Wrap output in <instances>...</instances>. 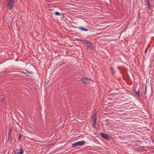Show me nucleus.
Here are the masks:
<instances>
[{"mask_svg": "<svg viewBox=\"0 0 154 154\" xmlns=\"http://www.w3.org/2000/svg\"><path fill=\"white\" fill-rule=\"evenodd\" d=\"M27 128L29 130L32 131L31 132H29V133L28 134L29 137H28L30 139L32 140H34V137L32 136L31 134L33 135H35V133L33 131V130H34V128L33 127L28 125L27 127Z\"/></svg>", "mask_w": 154, "mask_h": 154, "instance_id": "1", "label": "nucleus"}, {"mask_svg": "<svg viewBox=\"0 0 154 154\" xmlns=\"http://www.w3.org/2000/svg\"><path fill=\"white\" fill-rule=\"evenodd\" d=\"M85 143L84 141H78L76 142H75L72 144V147H75L76 146H82L84 145Z\"/></svg>", "mask_w": 154, "mask_h": 154, "instance_id": "2", "label": "nucleus"}, {"mask_svg": "<svg viewBox=\"0 0 154 154\" xmlns=\"http://www.w3.org/2000/svg\"><path fill=\"white\" fill-rule=\"evenodd\" d=\"M113 97L116 100H121V98L123 96L122 94L118 93L114 94Z\"/></svg>", "mask_w": 154, "mask_h": 154, "instance_id": "3", "label": "nucleus"}, {"mask_svg": "<svg viewBox=\"0 0 154 154\" xmlns=\"http://www.w3.org/2000/svg\"><path fill=\"white\" fill-rule=\"evenodd\" d=\"M93 120L94 121V123L92 125V126L94 128H96L95 125L96 123L97 117L96 116V114L94 113L93 116Z\"/></svg>", "mask_w": 154, "mask_h": 154, "instance_id": "4", "label": "nucleus"}, {"mask_svg": "<svg viewBox=\"0 0 154 154\" xmlns=\"http://www.w3.org/2000/svg\"><path fill=\"white\" fill-rule=\"evenodd\" d=\"M100 135L104 139L106 140L109 139V137L108 134H104L103 133L101 132L100 133Z\"/></svg>", "mask_w": 154, "mask_h": 154, "instance_id": "5", "label": "nucleus"}, {"mask_svg": "<svg viewBox=\"0 0 154 154\" xmlns=\"http://www.w3.org/2000/svg\"><path fill=\"white\" fill-rule=\"evenodd\" d=\"M8 139L9 141L11 142L12 141V133L11 132V128L10 129L9 132Z\"/></svg>", "mask_w": 154, "mask_h": 154, "instance_id": "6", "label": "nucleus"}, {"mask_svg": "<svg viewBox=\"0 0 154 154\" xmlns=\"http://www.w3.org/2000/svg\"><path fill=\"white\" fill-rule=\"evenodd\" d=\"M90 80V79L88 78H85L83 79L82 81L85 84H88L89 83Z\"/></svg>", "mask_w": 154, "mask_h": 154, "instance_id": "7", "label": "nucleus"}, {"mask_svg": "<svg viewBox=\"0 0 154 154\" xmlns=\"http://www.w3.org/2000/svg\"><path fill=\"white\" fill-rule=\"evenodd\" d=\"M89 43V44L87 45V48L88 49H91L93 48V45L91 42Z\"/></svg>", "mask_w": 154, "mask_h": 154, "instance_id": "8", "label": "nucleus"}, {"mask_svg": "<svg viewBox=\"0 0 154 154\" xmlns=\"http://www.w3.org/2000/svg\"><path fill=\"white\" fill-rule=\"evenodd\" d=\"M16 154H23V149L22 147H20V148L19 150V151L18 152H16Z\"/></svg>", "mask_w": 154, "mask_h": 154, "instance_id": "9", "label": "nucleus"}, {"mask_svg": "<svg viewBox=\"0 0 154 154\" xmlns=\"http://www.w3.org/2000/svg\"><path fill=\"white\" fill-rule=\"evenodd\" d=\"M133 91L136 93V94H137L139 97H140V91L139 89V88L138 90L137 91L136 90L134 89L133 90Z\"/></svg>", "mask_w": 154, "mask_h": 154, "instance_id": "10", "label": "nucleus"}, {"mask_svg": "<svg viewBox=\"0 0 154 154\" xmlns=\"http://www.w3.org/2000/svg\"><path fill=\"white\" fill-rule=\"evenodd\" d=\"M147 3L148 7V9H150V5L149 3V0H147Z\"/></svg>", "mask_w": 154, "mask_h": 154, "instance_id": "11", "label": "nucleus"}, {"mask_svg": "<svg viewBox=\"0 0 154 154\" xmlns=\"http://www.w3.org/2000/svg\"><path fill=\"white\" fill-rule=\"evenodd\" d=\"M79 28L82 30L83 31H88V29H85V28L83 27H79Z\"/></svg>", "mask_w": 154, "mask_h": 154, "instance_id": "12", "label": "nucleus"}, {"mask_svg": "<svg viewBox=\"0 0 154 154\" xmlns=\"http://www.w3.org/2000/svg\"><path fill=\"white\" fill-rule=\"evenodd\" d=\"M26 72L29 74H33V72L32 71H29L27 69H26Z\"/></svg>", "mask_w": 154, "mask_h": 154, "instance_id": "13", "label": "nucleus"}, {"mask_svg": "<svg viewBox=\"0 0 154 154\" xmlns=\"http://www.w3.org/2000/svg\"><path fill=\"white\" fill-rule=\"evenodd\" d=\"M83 41L84 43H86L87 45H88V44H89V43H90V41H88L87 40H83Z\"/></svg>", "mask_w": 154, "mask_h": 154, "instance_id": "14", "label": "nucleus"}, {"mask_svg": "<svg viewBox=\"0 0 154 154\" xmlns=\"http://www.w3.org/2000/svg\"><path fill=\"white\" fill-rule=\"evenodd\" d=\"M83 41L84 43H86L87 45H88V44H89V43H90V41H88L87 40H83Z\"/></svg>", "mask_w": 154, "mask_h": 154, "instance_id": "15", "label": "nucleus"}, {"mask_svg": "<svg viewBox=\"0 0 154 154\" xmlns=\"http://www.w3.org/2000/svg\"><path fill=\"white\" fill-rule=\"evenodd\" d=\"M110 69L112 72V74H114L115 73V72L114 71V69L112 67H111L110 68Z\"/></svg>", "mask_w": 154, "mask_h": 154, "instance_id": "16", "label": "nucleus"}, {"mask_svg": "<svg viewBox=\"0 0 154 154\" xmlns=\"http://www.w3.org/2000/svg\"><path fill=\"white\" fill-rule=\"evenodd\" d=\"M21 137H22V134H19V139L18 140L19 141H21Z\"/></svg>", "mask_w": 154, "mask_h": 154, "instance_id": "17", "label": "nucleus"}, {"mask_svg": "<svg viewBox=\"0 0 154 154\" xmlns=\"http://www.w3.org/2000/svg\"><path fill=\"white\" fill-rule=\"evenodd\" d=\"M55 14L56 15H61V14H60L59 12H55Z\"/></svg>", "mask_w": 154, "mask_h": 154, "instance_id": "18", "label": "nucleus"}, {"mask_svg": "<svg viewBox=\"0 0 154 154\" xmlns=\"http://www.w3.org/2000/svg\"><path fill=\"white\" fill-rule=\"evenodd\" d=\"M145 93H144V94L145 95H146V90H147V86L146 85L145 86Z\"/></svg>", "mask_w": 154, "mask_h": 154, "instance_id": "19", "label": "nucleus"}, {"mask_svg": "<svg viewBox=\"0 0 154 154\" xmlns=\"http://www.w3.org/2000/svg\"><path fill=\"white\" fill-rule=\"evenodd\" d=\"M4 100H5V98H2L1 99V100L2 101V102L4 101Z\"/></svg>", "mask_w": 154, "mask_h": 154, "instance_id": "20", "label": "nucleus"}, {"mask_svg": "<svg viewBox=\"0 0 154 154\" xmlns=\"http://www.w3.org/2000/svg\"><path fill=\"white\" fill-rule=\"evenodd\" d=\"M146 51H147V50H145V53H146Z\"/></svg>", "mask_w": 154, "mask_h": 154, "instance_id": "21", "label": "nucleus"}, {"mask_svg": "<svg viewBox=\"0 0 154 154\" xmlns=\"http://www.w3.org/2000/svg\"><path fill=\"white\" fill-rule=\"evenodd\" d=\"M119 106H122V105H119Z\"/></svg>", "mask_w": 154, "mask_h": 154, "instance_id": "22", "label": "nucleus"}, {"mask_svg": "<svg viewBox=\"0 0 154 154\" xmlns=\"http://www.w3.org/2000/svg\"><path fill=\"white\" fill-rule=\"evenodd\" d=\"M79 40V41H81V40L80 39V40Z\"/></svg>", "mask_w": 154, "mask_h": 154, "instance_id": "23", "label": "nucleus"}]
</instances>
